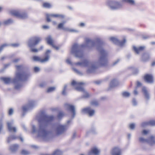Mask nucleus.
I'll return each instance as SVG.
<instances>
[{
  "label": "nucleus",
  "mask_w": 155,
  "mask_h": 155,
  "mask_svg": "<svg viewBox=\"0 0 155 155\" xmlns=\"http://www.w3.org/2000/svg\"><path fill=\"white\" fill-rule=\"evenodd\" d=\"M96 44L97 50L100 53V56L97 63L99 67H105L108 64V53L102 48L104 42L99 38H97L95 41L89 39L86 40V43L80 45L77 43L74 44L72 46L71 52L76 57L82 58L83 56V52L82 48H90Z\"/></svg>",
  "instance_id": "nucleus-1"
},
{
  "label": "nucleus",
  "mask_w": 155,
  "mask_h": 155,
  "mask_svg": "<svg viewBox=\"0 0 155 155\" xmlns=\"http://www.w3.org/2000/svg\"><path fill=\"white\" fill-rule=\"evenodd\" d=\"M54 118L53 115H48L44 112H42L38 119V127L37 128L35 125H32V133H37V137L40 138L44 142L50 141L53 137L52 133L46 129L54 120Z\"/></svg>",
  "instance_id": "nucleus-2"
},
{
  "label": "nucleus",
  "mask_w": 155,
  "mask_h": 155,
  "mask_svg": "<svg viewBox=\"0 0 155 155\" xmlns=\"http://www.w3.org/2000/svg\"><path fill=\"white\" fill-rule=\"evenodd\" d=\"M28 78V75L25 72L21 74L19 73H16L15 78L11 79L10 78L1 77L0 79L3 81L6 84H8L11 83H13L15 85V88L18 90L21 87L22 85L20 83V81H25Z\"/></svg>",
  "instance_id": "nucleus-3"
},
{
  "label": "nucleus",
  "mask_w": 155,
  "mask_h": 155,
  "mask_svg": "<svg viewBox=\"0 0 155 155\" xmlns=\"http://www.w3.org/2000/svg\"><path fill=\"white\" fill-rule=\"evenodd\" d=\"M123 3H128L131 5L135 4L134 0H121L120 2L116 0L109 1L107 2V4L111 10H115L122 7Z\"/></svg>",
  "instance_id": "nucleus-4"
},
{
  "label": "nucleus",
  "mask_w": 155,
  "mask_h": 155,
  "mask_svg": "<svg viewBox=\"0 0 155 155\" xmlns=\"http://www.w3.org/2000/svg\"><path fill=\"white\" fill-rule=\"evenodd\" d=\"M76 65H79L81 66L84 67H88L89 65H91V66L86 71L87 74L95 73L96 70L97 68V66L94 64H92L91 62L86 59L84 60L82 62H78L75 63Z\"/></svg>",
  "instance_id": "nucleus-5"
},
{
  "label": "nucleus",
  "mask_w": 155,
  "mask_h": 155,
  "mask_svg": "<svg viewBox=\"0 0 155 155\" xmlns=\"http://www.w3.org/2000/svg\"><path fill=\"white\" fill-rule=\"evenodd\" d=\"M84 83L83 82H78L73 80L71 83V85L73 86H77L75 87V89L78 91L82 92L84 93V94L82 96V98H87L90 97V95L88 92L86 91L82 87L81 85H83Z\"/></svg>",
  "instance_id": "nucleus-6"
},
{
  "label": "nucleus",
  "mask_w": 155,
  "mask_h": 155,
  "mask_svg": "<svg viewBox=\"0 0 155 155\" xmlns=\"http://www.w3.org/2000/svg\"><path fill=\"white\" fill-rule=\"evenodd\" d=\"M71 120H68L67 122V124L64 125H59L56 128V134L58 135H60L63 134L68 129L69 124L71 122Z\"/></svg>",
  "instance_id": "nucleus-7"
},
{
  "label": "nucleus",
  "mask_w": 155,
  "mask_h": 155,
  "mask_svg": "<svg viewBox=\"0 0 155 155\" xmlns=\"http://www.w3.org/2000/svg\"><path fill=\"white\" fill-rule=\"evenodd\" d=\"M41 38L38 37H34L31 38L28 42L29 47H34L41 40Z\"/></svg>",
  "instance_id": "nucleus-8"
},
{
  "label": "nucleus",
  "mask_w": 155,
  "mask_h": 155,
  "mask_svg": "<svg viewBox=\"0 0 155 155\" xmlns=\"http://www.w3.org/2000/svg\"><path fill=\"white\" fill-rule=\"evenodd\" d=\"M35 104V102L34 101H30L28 102V104L26 106L23 107V113L22 114V117L24 116L25 114V112L28 110H30L33 108Z\"/></svg>",
  "instance_id": "nucleus-9"
},
{
  "label": "nucleus",
  "mask_w": 155,
  "mask_h": 155,
  "mask_svg": "<svg viewBox=\"0 0 155 155\" xmlns=\"http://www.w3.org/2000/svg\"><path fill=\"white\" fill-rule=\"evenodd\" d=\"M64 106L66 108L67 110L70 111L72 113L71 118L73 119L75 117L76 115L75 107L74 105H71L68 103L64 104Z\"/></svg>",
  "instance_id": "nucleus-10"
},
{
  "label": "nucleus",
  "mask_w": 155,
  "mask_h": 155,
  "mask_svg": "<svg viewBox=\"0 0 155 155\" xmlns=\"http://www.w3.org/2000/svg\"><path fill=\"white\" fill-rule=\"evenodd\" d=\"M110 40L114 44L120 46H123L126 41V40L125 38H124L123 41H120L114 37H111Z\"/></svg>",
  "instance_id": "nucleus-11"
},
{
  "label": "nucleus",
  "mask_w": 155,
  "mask_h": 155,
  "mask_svg": "<svg viewBox=\"0 0 155 155\" xmlns=\"http://www.w3.org/2000/svg\"><path fill=\"white\" fill-rule=\"evenodd\" d=\"M12 15L16 17L21 19H25L27 17V15L26 13H22L20 14L19 12L16 10H14L12 12Z\"/></svg>",
  "instance_id": "nucleus-12"
},
{
  "label": "nucleus",
  "mask_w": 155,
  "mask_h": 155,
  "mask_svg": "<svg viewBox=\"0 0 155 155\" xmlns=\"http://www.w3.org/2000/svg\"><path fill=\"white\" fill-rule=\"evenodd\" d=\"M46 21L48 22L51 21V20L50 18V17H53L54 18H63L64 16L63 15L58 14H46Z\"/></svg>",
  "instance_id": "nucleus-13"
},
{
  "label": "nucleus",
  "mask_w": 155,
  "mask_h": 155,
  "mask_svg": "<svg viewBox=\"0 0 155 155\" xmlns=\"http://www.w3.org/2000/svg\"><path fill=\"white\" fill-rule=\"evenodd\" d=\"M81 112L84 114H88L90 116H92L94 114L95 111L91 109L90 107H88L83 109L81 110Z\"/></svg>",
  "instance_id": "nucleus-14"
},
{
  "label": "nucleus",
  "mask_w": 155,
  "mask_h": 155,
  "mask_svg": "<svg viewBox=\"0 0 155 155\" xmlns=\"http://www.w3.org/2000/svg\"><path fill=\"white\" fill-rule=\"evenodd\" d=\"M17 139H20L22 142L23 141V139L21 137L16 136L15 135H11L8 137L7 142L9 143L12 140Z\"/></svg>",
  "instance_id": "nucleus-15"
},
{
  "label": "nucleus",
  "mask_w": 155,
  "mask_h": 155,
  "mask_svg": "<svg viewBox=\"0 0 155 155\" xmlns=\"http://www.w3.org/2000/svg\"><path fill=\"white\" fill-rule=\"evenodd\" d=\"M150 58V55L147 52H145L142 54L141 60L143 62H146L148 61Z\"/></svg>",
  "instance_id": "nucleus-16"
},
{
  "label": "nucleus",
  "mask_w": 155,
  "mask_h": 155,
  "mask_svg": "<svg viewBox=\"0 0 155 155\" xmlns=\"http://www.w3.org/2000/svg\"><path fill=\"white\" fill-rule=\"evenodd\" d=\"M142 91L143 94L145 99L147 101L149 100L150 99V94L147 91L146 87H142Z\"/></svg>",
  "instance_id": "nucleus-17"
},
{
  "label": "nucleus",
  "mask_w": 155,
  "mask_h": 155,
  "mask_svg": "<svg viewBox=\"0 0 155 155\" xmlns=\"http://www.w3.org/2000/svg\"><path fill=\"white\" fill-rule=\"evenodd\" d=\"M119 84L118 81L116 79L112 80L110 83V86L108 89V90H110L111 88L115 87L117 86Z\"/></svg>",
  "instance_id": "nucleus-18"
},
{
  "label": "nucleus",
  "mask_w": 155,
  "mask_h": 155,
  "mask_svg": "<svg viewBox=\"0 0 155 155\" xmlns=\"http://www.w3.org/2000/svg\"><path fill=\"white\" fill-rule=\"evenodd\" d=\"M14 121L13 120H12L10 122H7V127L9 131L12 132L13 131L15 132L16 131V128L15 127H12V126L13 124Z\"/></svg>",
  "instance_id": "nucleus-19"
},
{
  "label": "nucleus",
  "mask_w": 155,
  "mask_h": 155,
  "mask_svg": "<svg viewBox=\"0 0 155 155\" xmlns=\"http://www.w3.org/2000/svg\"><path fill=\"white\" fill-rule=\"evenodd\" d=\"M144 79L146 82L149 83H152L153 82V77L151 74H146L144 76Z\"/></svg>",
  "instance_id": "nucleus-20"
},
{
  "label": "nucleus",
  "mask_w": 155,
  "mask_h": 155,
  "mask_svg": "<svg viewBox=\"0 0 155 155\" xmlns=\"http://www.w3.org/2000/svg\"><path fill=\"white\" fill-rule=\"evenodd\" d=\"M51 50L49 49L47 50L45 54V57L42 59V61H45V62L48 61L49 60L50 55L49 54L51 52Z\"/></svg>",
  "instance_id": "nucleus-21"
},
{
  "label": "nucleus",
  "mask_w": 155,
  "mask_h": 155,
  "mask_svg": "<svg viewBox=\"0 0 155 155\" xmlns=\"http://www.w3.org/2000/svg\"><path fill=\"white\" fill-rule=\"evenodd\" d=\"M145 48V47L144 46H141L137 48L135 46H133V49L137 54H138L140 51L143 50Z\"/></svg>",
  "instance_id": "nucleus-22"
},
{
  "label": "nucleus",
  "mask_w": 155,
  "mask_h": 155,
  "mask_svg": "<svg viewBox=\"0 0 155 155\" xmlns=\"http://www.w3.org/2000/svg\"><path fill=\"white\" fill-rule=\"evenodd\" d=\"M111 153L112 155H120L121 150L119 148L115 147L112 149Z\"/></svg>",
  "instance_id": "nucleus-23"
},
{
  "label": "nucleus",
  "mask_w": 155,
  "mask_h": 155,
  "mask_svg": "<svg viewBox=\"0 0 155 155\" xmlns=\"http://www.w3.org/2000/svg\"><path fill=\"white\" fill-rule=\"evenodd\" d=\"M18 147L19 145L18 144H12L10 146L9 149L12 152H14L17 150Z\"/></svg>",
  "instance_id": "nucleus-24"
},
{
  "label": "nucleus",
  "mask_w": 155,
  "mask_h": 155,
  "mask_svg": "<svg viewBox=\"0 0 155 155\" xmlns=\"http://www.w3.org/2000/svg\"><path fill=\"white\" fill-rule=\"evenodd\" d=\"M146 141V142L149 143L151 145L155 144V140H154V137L153 136H151L150 137L147 139Z\"/></svg>",
  "instance_id": "nucleus-25"
},
{
  "label": "nucleus",
  "mask_w": 155,
  "mask_h": 155,
  "mask_svg": "<svg viewBox=\"0 0 155 155\" xmlns=\"http://www.w3.org/2000/svg\"><path fill=\"white\" fill-rule=\"evenodd\" d=\"M99 153L97 149L95 147L92 148L91 150L89 153V154H93L94 155H98Z\"/></svg>",
  "instance_id": "nucleus-26"
},
{
  "label": "nucleus",
  "mask_w": 155,
  "mask_h": 155,
  "mask_svg": "<svg viewBox=\"0 0 155 155\" xmlns=\"http://www.w3.org/2000/svg\"><path fill=\"white\" fill-rule=\"evenodd\" d=\"M46 40L47 41V43L52 46L54 44L51 35H49L45 38Z\"/></svg>",
  "instance_id": "nucleus-27"
},
{
  "label": "nucleus",
  "mask_w": 155,
  "mask_h": 155,
  "mask_svg": "<svg viewBox=\"0 0 155 155\" xmlns=\"http://www.w3.org/2000/svg\"><path fill=\"white\" fill-rule=\"evenodd\" d=\"M13 22V20L11 18H9L4 21L2 24L4 25H7L11 24Z\"/></svg>",
  "instance_id": "nucleus-28"
},
{
  "label": "nucleus",
  "mask_w": 155,
  "mask_h": 155,
  "mask_svg": "<svg viewBox=\"0 0 155 155\" xmlns=\"http://www.w3.org/2000/svg\"><path fill=\"white\" fill-rule=\"evenodd\" d=\"M128 69L131 70L132 72L134 74H138L139 71L138 69L135 68L133 67H130L128 68Z\"/></svg>",
  "instance_id": "nucleus-29"
},
{
  "label": "nucleus",
  "mask_w": 155,
  "mask_h": 155,
  "mask_svg": "<svg viewBox=\"0 0 155 155\" xmlns=\"http://www.w3.org/2000/svg\"><path fill=\"white\" fill-rule=\"evenodd\" d=\"M32 59L35 62L39 61L41 63L45 62V61H42V59L41 58L39 57L36 56H33Z\"/></svg>",
  "instance_id": "nucleus-30"
},
{
  "label": "nucleus",
  "mask_w": 155,
  "mask_h": 155,
  "mask_svg": "<svg viewBox=\"0 0 155 155\" xmlns=\"http://www.w3.org/2000/svg\"><path fill=\"white\" fill-rule=\"evenodd\" d=\"M15 67L16 68L17 71H18V72H17V73H18V72L19 73V72L20 71L22 70L23 66L22 65H16L15 66ZM23 72H25L27 74H28V77L29 74H28L26 72H23L21 73H20L21 74V73H23ZM16 73H17V72H16ZM19 73H20V72H19Z\"/></svg>",
  "instance_id": "nucleus-31"
},
{
  "label": "nucleus",
  "mask_w": 155,
  "mask_h": 155,
  "mask_svg": "<svg viewBox=\"0 0 155 155\" xmlns=\"http://www.w3.org/2000/svg\"><path fill=\"white\" fill-rule=\"evenodd\" d=\"M42 6L44 8H50L51 7V5L50 3L47 2L44 3Z\"/></svg>",
  "instance_id": "nucleus-32"
},
{
  "label": "nucleus",
  "mask_w": 155,
  "mask_h": 155,
  "mask_svg": "<svg viewBox=\"0 0 155 155\" xmlns=\"http://www.w3.org/2000/svg\"><path fill=\"white\" fill-rule=\"evenodd\" d=\"M47 82L43 81H42L39 85V86L40 87L43 88L45 87L47 85Z\"/></svg>",
  "instance_id": "nucleus-33"
},
{
  "label": "nucleus",
  "mask_w": 155,
  "mask_h": 155,
  "mask_svg": "<svg viewBox=\"0 0 155 155\" xmlns=\"http://www.w3.org/2000/svg\"><path fill=\"white\" fill-rule=\"evenodd\" d=\"M52 154V155H62V153L61 151L59 150H56L54 151Z\"/></svg>",
  "instance_id": "nucleus-34"
},
{
  "label": "nucleus",
  "mask_w": 155,
  "mask_h": 155,
  "mask_svg": "<svg viewBox=\"0 0 155 155\" xmlns=\"http://www.w3.org/2000/svg\"><path fill=\"white\" fill-rule=\"evenodd\" d=\"M14 56V54H12L6 56H3L1 58V60H3L4 59L6 58H11L13 57Z\"/></svg>",
  "instance_id": "nucleus-35"
},
{
  "label": "nucleus",
  "mask_w": 155,
  "mask_h": 155,
  "mask_svg": "<svg viewBox=\"0 0 155 155\" xmlns=\"http://www.w3.org/2000/svg\"><path fill=\"white\" fill-rule=\"evenodd\" d=\"M64 116V113L60 111L58 113L57 115V117L58 119L60 120L62 119Z\"/></svg>",
  "instance_id": "nucleus-36"
},
{
  "label": "nucleus",
  "mask_w": 155,
  "mask_h": 155,
  "mask_svg": "<svg viewBox=\"0 0 155 155\" xmlns=\"http://www.w3.org/2000/svg\"><path fill=\"white\" fill-rule=\"evenodd\" d=\"M130 93L124 91L122 93V95L123 97H127L130 96Z\"/></svg>",
  "instance_id": "nucleus-37"
},
{
  "label": "nucleus",
  "mask_w": 155,
  "mask_h": 155,
  "mask_svg": "<svg viewBox=\"0 0 155 155\" xmlns=\"http://www.w3.org/2000/svg\"><path fill=\"white\" fill-rule=\"evenodd\" d=\"M148 123H149V125L151 126H155V120H151L148 121Z\"/></svg>",
  "instance_id": "nucleus-38"
},
{
  "label": "nucleus",
  "mask_w": 155,
  "mask_h": 155,
  "mask_svg": "<svg viewBox=\"0 0 155 155\" xmlns=\"http://www.w3.org/2000/svg\"><path fill=\"white\" fill-rule=\"evenodd\" d=\"M91 104L92 105H94L95 106H97L98 105V101L96 100L92 101L91 102Z\"/></svg>",
  "instance_id": "nucleus-39"
},
{
  "label": "nucleus",
  "mask_w": 155,
  "mask_h": 155,
  "mask_svg": "<svg viewBox=\"0 0 155 155\" xmlns=\"http://www.w3.org/2000/svg\"><path fill=\"white\" fill-rule=\"evenodd\" d=\"M72 70L73 71H74L76 73H77L78 74L82 75H83L82 73L80 72V71H79L76 68H72Z\"/></svg>",
  "instance_id": "nucleus-40"
},
{
  "label": "nucleus",
  "mask_w": 155,
  "mask_h": 155,
  "mask_svg": "<svg viewBox=\"0 0 155 155\" xmlns=\"http://www.w3.org/2000/svg\"><path fill=\"white\" fill-rule=\"evenodd\" d=\"M55 89V87H50L48 89L47 91V93H50L53 91H54Z\"/></svg>",
  "instance_id": "nucleus-41"
},
{
  "label": "nucleus",
  "mask_w": 155,
  "mask_h": 155,
  "mask_svg": "<svg viewBox=\"0 0 155 155\" xmlns=\"http://www.w3.org/2000/svg\"><path fill=\"white\" fill-rule=\"evenodd\" d=\"M21 153L23 155H28L29 154V152L27 150H21Z\"/></svg>",
  "instance_id": "nucleus-42"
},
{
  "label": "nucleus",
  "mask_w": 155,
  "mask_h": 155,
  "mask_svg": "<svg viewBox=\"0 0 155 155\" xmlns=\"http://www.w3.org/2000/svg\"><path fill=\"white\" fill-rule=\"evenodd\" d=\"M67 85L66 84L65 85L63 88V90L62 91V94L63 95H66V90L67 88Z\"/></svg>",
  "instance_id": "nucleus-43"
},
{
  "label": "nucleus",
  "mask_w": 155,
  "mask_h": 155,
  "mask_svg": "<svg viewBox=\"0 0 155 155\" xmlns=\"http://www.w3.org/2000/svg\"><path fill=\"white\" fill-rule=\"evenodd\" d=\"M64 23V22L59 23L58 25V28L59 29H62L63 30V28H64L63 26Z\"/></svg>",
  "instance_id": "nucleus-44"
},
{
  "label": "nucleus",
  "mask_w": 155,
  "mask_h": 155,
  "mask_svg": "<svg viewBox=\"0 0 155 155\" xmlns=\"http://www.w3.org/2000/svg\"><path fill=\"white\" fill-rule=\"evenodd\" d=\"M151 36L149 35H143L142 36V38L143 39L145 40L151 37Z\"/></svg>",
  "instance_id": "nucleus-45"
},
{
  "label": "nucleus",
  "mask_w": 155,
  "mask_h": 155,
  "mask_svg": "<svg viewBox=\"0 0 155 155\" xmlns=\"http://www.w3.org/2000/svg\"><path fill=\"white\" fill-rule=\"evenodd\" d=\"M89 133H91L93 134H95L96 133L95 129L93 128L91 129L90 132H87V134Z\"/></svg>",
  "instance_id": "nucleus-46"
},
{
  "label": "nucleus",
  "mask_w": 155,
  "mask_h": 155,
  "mask_svg": "<svg viewBox=\"0 0 155 155\" xmlns=\"http://www.w3.org/2000/svg\"><path fill=\"white\" fill-rule=\"evenodd\" d=\"M30 48V51L33 52H37L38 50L36 48H34L33 47H29Z\"/></svg>",
  "instance_id": "nucleus-47"
},
{
  "label": "nucleus",
  "mask_w": 155,
  "mask_h": 155,
  "mask_svg": "<svg viewBox=\"0 0 155 155\" xmlns=\"http://www.w3.org/2000/svg\"><path fill=\"white\" fill-rule=\"evenodd\" d=\"M132 104L134 106H136L137 104V102L135 98H133L132 101Z\"/></svg>",
  "instance_id": "nucleus-48"
},
{
  "label": "nucleus",
  "mask_w": 155,
  "mask_h": 155,
  "mask_svg": "<svg viewBox=\"0 0 155 155\" xmlns=\"http://www.w3.org/2000/svg\"><path fill=\"white\" fill-rule=\"evenodd\" d=\"M148 124V121L143 122L141 124V126L142 127H144L147 126L149 125Z\"/></svg>",
  "instance_id": "nucleus-49"
},
{
  "label": "nucleus",
  "mask_w": 155,
  "mask_h": 155,
  "mask_svg": "<svg viewBox=\"0 0 155 155\" xmlns=\"http://www.w3.org/2000/svg\"><path fill=\"white\" fill-rule=\"evenodd\" d=\"M147 140V139H145L143 138V137H140L139 138V140L140 142H146V140Z\"/></svg>",
  "instance_id": "nucleus-50"
},
{
  "label": "nucleus",
  "mask_w": 155,
  "mask_h": 155,
  "mask_svg": "<svg viewBox=\"0 0 155 155\" xmlns=\"http://www.w3.org/2000/svg\"><path fill=\"white\" fill-rule=\"evenodd\" d=\"M130 128L131 130L134 129L135 128V124H134L132 123L129 125Z\"/></svg>",
  "instance_id": "nucleus-51"
},
{
  "label": "nucleus",
  "mask_w": 155,
  "mask_h": 155,
  "mask_svg": "<svg viewBox=\"0 0 155 155\" xmlns=\"http://www.w3.org/2000/svg\"><path fill=\"white\" fill-rule=\"evenodd\" d=\"M13 109L12 108L10 109L9 110L8 113L9 115H12L13 114Z\"/></svg>",
  "instance_id": "nucleus-52"
},
{
  "label": "nucleus",
  "mask_w": 155,
  "mask_h": 155,
  "mask_svg": "<svg viewBox=\"0 0 155 155\" xmlns=\"http://www.w3.org/2000/svg\"><path fill=\"white\" fill-rule=\"evenodd\" d=\"M9 45H10V46L15 47H17L19 46V44L18 43L12 44Z\"/></svg>",
  "instance_id": "nucleus-53"
},
{
  "label": "nucleus",
  "mask_w": 155,
  "mask_h": 155,
  "mask_svg": "<svg viewBox=\"0 0 155 155\" xmlns=\"http://www.w3.org/2000/svg\"><path fill=\"white\" fill-rule=\"evenodd\" d=\"M40 70V68L39 67H35L34 68V71L35 72H38Z\"/></svg>",
  "instance_id": "nucleus-54"
},
{
  "label": "nucleus",
  "mask_w": 155,
  "mask_h": 155,
  "mask_svg": "<svg viewBox=\"0 0 155 155\" xmlns=\"http://www.w3.org/2000/svg\"><path fill=\"white\" fill-rule=\"evenodd\" d=\"M120 61V59H117V60H116V61H115L113 62V64H112L114 66V65H116L117 63H118Z\"/></svg>",
  "instance_id": "nucleus-55"
},
{
  "label": "nucleus",
  "mask_w": 155,
  "mask_h": 155,
  "mask_svg": "<svg viewBox=\"0 0 155 155\" xmlns=\"http://www.w3.org/2000/svg\"><path fill=\"white\" fill-rule=\"evenodd\" d=\"M102 82V81L101 80H98L96 81H94V83L96 84H100Z\"/></svg>",
  "instance_id": "nucleus-56"
},
{
  "label": "nucleus",
  "mask_w": 155,
  "mask_h": 155,
  "mask_svg": "<svg viewBox=\"0 0 155 155\" xmlns=\"http://www.w3.org/2000/svg\"><path fill=\"white\" fill-rule=\"evenodd\" d=\"M20 59V58H17L14 59L12 61V62L14 63H16L19 61Z\"/></svg>",
  "instance_id": "nucleus-57"
},
{
  "label": "nucleus",
  "mask_w": 155,
  "mask_h": 155,
  "mask_svg": "<svg viewBox=\"0 0 155 155\" xmlns=\"http://www.w3.org/2000/svg\"><path fill=\"white\" fill-rule=\"evenodd\" d=\"M66 62L68 64H69L71 65H72V63L71 62V60L69 59H67Z\"/></svg>",
  "instance_id": "nucleus-58"
},
{
  "label": "nucleus",
  "mask_w": 155,
  "mask_h": 155,
  "mask_svg": "<svg viewBox=\"0 0 155 155\" xmlns=\"http://www.w3.org/2000/svg\"><path fill=\"white\" fill-rule=\"evenodd\" d=\"M148 132L146 130H143L142 134L144 135H146L148 133Z\"/></svg>",
  "instance_id": "nucleus-59"
},
{
  "label": "nucleus",
  "mask_w": 155,
  "mask_h": 155,
  "mask_svg": "<svg viewBox=\"0 0 155 155\" xmlns=\"http://www.w3.org/2000/svg\"><path fill=\"white\" fill-rule=\"evenodd\" d=\"M142 85L141 83L139 81H137V87H140Z\"/></svg>",
  "instance_id": "nucleus-60"
},
{
  "label": "nucleus",
  "mask_w": 155,
  "mask_h": 155,
  "mask_svg": "<svg viewBox=\"0 0 155 155\" xmlns=\"http://www.w3.org/2000/svg\"><path fill=\"white\" fill-rule=\"evenodd\" d=\"M21 126L25 131H27V129L26 128V127H25V125L24 124H21Z\"/></svg>",
  "instance_id": "nucleus-61"
},
{
  "label": "nucleus",
  "mask_w": 155,
  "mask_h": 155,
  "mask_svg": "<svg viewBox=\"0 0 155 155\" xmlns=\"http://www.w3.org/2000/svg\"><path fill=\"white\" fill-rule=\"evenodd\" d=\"M52 46L55 48L56 50H58L59 49L58 47L55 46L54 44L52 45Z\"/></svg>",
  "instance_id": "nucleus-62"
},
{
  "label": "nucleus",
  "mask_w": 155,
  "mask_h": 155,
  "mask_svg": "<svg viewBox=\"0 0 155 155\" xmlns=\"http://www.w3.org/2000/svg\"><path fill=\"white\" fill-rule=\"evenodd\" d=\"M42 27L44 29H48L49 28V27L48 25H43Z\"/></svg>",
  "instance_id": "nucleus-63"
},
{
  "label": "nucleus",
  "mask_w": 155,
  "mask_h": 155,
  "mask_svg": "<svg viewBox=\"0 0 155 155\" xmlns=\"http://www.w3.org/2000/svg\"><path fill=\"white\" fill-rule=\"evenodd\" d=\"M70 29V28H64V27L63 28V30H64V31H69Z\"/></svg>",
  "instance_id": "nucleus-64"
}]
</instances>
